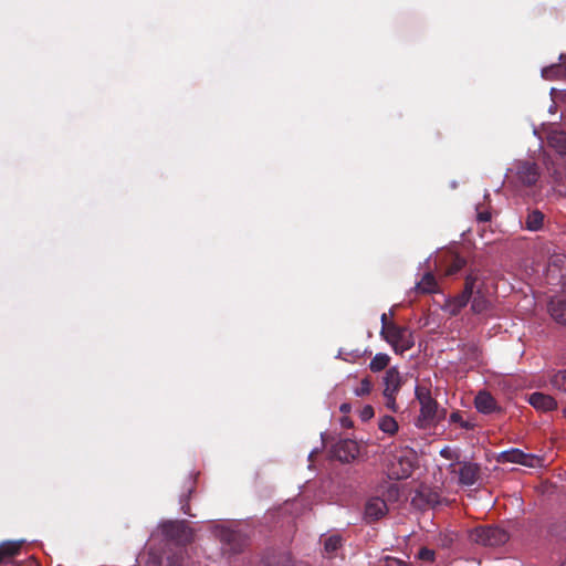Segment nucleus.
Returning a JSON list of instances; mask_svg holds the SVG:
<instances>
[{"label":"nucleus","mask_w":566,"mask_h":566,"mask_svg":"<svg viewBox=\"0 0 566 566\" xmlns=\"http://www.w3.org/2000/svg\"><path fill=\"white\" fill-rule=\"evenodd\" d=\"M415 394L420 403V415L417 419V426L421 429L436 426L439 405L437 400L432 398L430 389L423 386H417Z\"/></svg>","instance_id":"obj_1"},{"label":"nucleus","mask_w":566,"mask_h":566,"mask_svg":"<svg viewBox=\"0 0 566 566\" xmlns=\"http://www.w3.org/2000/svg\"><path fill=\"white\" fill-rule=\"evenodd\" d=\"M469 538L484 546H500L505 544L510 536L509 533L499 526L483 525L470 531Z\"/></svg>","instance_id":"obj_2"},{"label":"nucleus","mask_w":566,"mask_h":566,"mask_svg":"<svg viewBox=\"0 0 566 566\" xmlns=\"http://www.w3.org/2000/svg\"><path fill=\"white\" fill-rule=\"evenodd\" d=\"M382 338L391 345L396 354H402L415 346L412 332L400 325H391L389 332Z\"/></svg>","instance_id":"obj_3"},{"label":"nucleus","mask_w":566,"mask_h":566,"mask_svg":"<svg viewBox=\"0 0 566 566\" xmlns=\"http://www.w3.org/2000/svg\"><path fill=\"white\" fill-rule=\"evenodd\" d=\"M544 166L556 187L566 188V161L564 157L553 158L549 154L543 155Z\"/></svg>","instance_id":"obj_4"},{"label":"nucleus","mask_w":566,"mask_h":566,"mask_svg":"<svg viewBox=\"0 0 566 566\" xmlns=\"http://www.w3.org/2000/svg\"><path fill=\"white\" fill-rule=\"evenodd\" d=\"M500 463H517L528 468H536L541 465L542 459L535 454L525 453L520 449H510L502 451L497 455Z\"/></svg>","instance_id":"obj_5"},{"label":"nucleus","mask_w":566,"mask_h":566,"mask_svg":"<svg viewBox=\"0 0 566 566\" xmlns=\"http://www.w3.org/2000/svg\"><path fill=\"white\" fill-rule=\"evenodd\" d=\"M217 536L232 554L241 553L247 545V538L241 532L224 526L217 528Z\"/></svg>","instance_id":"obj_6"},{"label":"nucleus","mask_w":566,"mask_h":566,"mask_svg":"<svg viewBox=\"0 0 566 566\" xmlns=\"http://www.w3.org/2000/svg\"><path fill=\"white\" fill-rule=\"evenodd\" d=\"M539 175L538 166L535 163L524 160L515 165L516 179L525 187L534 186Z\"/></svg>","instance_id":"obj_7"},{"label":"nucleus","mask_w":566,"mask_h":566,"mask_svg":"<svg viewBox=\"0 0 566 566\" xmlns=\"http://www.w3.org/2000/svg\"><path fill=\"white\" fill-rule=\"evenodd\" d=\"M413 471V461L409 457L396 455L391 461L389 476L396 480L407 479Z\"/></svg>","instance_id":"obj_8"},{"label":"nucleus","mask_w":566,"mask_h":566,"mask_svg":"<svg viewBox=\"0 0 566 566\" xmlns=\"http://www.w3.org/2000/svg\"><path fill=\"white\" fill-rule=\"evenodd\" d=\"M388 512V506L385 500L374 496L367 500L364 509V520L367 523H373L384 517Z\"/></svg>","instance_id":"obj_9"},{"label":"nucleus","mask_w":566,"mask_h":566,"mask_svg":"<svg viewBox=\"0 0 566 566\" xmlns=\"http://www.w3.org/2000/svg\"><path fill=\"white\" fill-rule=\"evenodd\" d=\"M459 482L462 485L471 486L475 484L481 478V467L474 462H460L459 463Z\"/></svg>","instance_id":"obj_10"},{"label":"nucleus","mask_w":566,"mask_h":566,"mask_svg":"<svg viewBox=\"0 0 566 566\" xmlns=\"http://www.w3.org/2000/svg\"><path fill=\"white\" fill-rule=\"evenodd\" d=\"M528 403L537 411L547 412L557 408V401L551 395L535 391L528 395Z\"/></svg>","instance_id":"obj_11"},{"label":"nucleus","mask_w":566,"mask_h":566,"mask_svg":"<svg viewBox=\"0 0 566 566\" xmlns=\"http://www.w3.org/2000/svg\"><path fill=\"white\" fill-rule=\"evenodd\" d=\"M384 396L397 395L401 387V377L396 367L387 369L384 377Z\"/></svg>","instance_id":"obj_12"},{"label":"nucleus","mask_w":566,"mask_h":566,"mask_svg":"<svg viewBox=\"0 0 566 566\" xmlns=\"http://www.w3.org/2000/svg\"><path fill=\"white\" fill-rule=\"evenodd\" d=\"M358 453L357 443L353 440H343L335 448V455L342 462H350Z\"/></svg>","instance_id":"obj_13"},{"label":"nucleus","mask_w":566,"mask_h":566,"mask_svg":"<svg viewBox=\"0 0 566 566\" xmlns=\"http://www.w3.org/2000/svg\"><path fill=\"white\" fill-rule=\"evenodd\" d=\"M474 406L479 412L484 415H490L499 409L496 400L488 391H480L475 396Z\"/></svg>","instance_id":"obj_14"},{"label":"nucleus","mask_w":566,"mask_h":566,"mask_svg":"<svg viewBox=\"0 0 566 566\" xmlns=\"http://www.w3.org/2000/svg\"><path fill=\"white\" fill-rule=\"evenodd\" d=\"M548 312L555 322L566 325V296L553 297L548 303Z\"/></svg>","instance_id":"obj_15"},{"label":"nucleus","mask_w":566,"mask_h":566,"mask_svg":"<svg viewBox=\"0 0 566 566\" xmlns=\"http://www.w3.org/2000/svg\"><path fill=\"white\" fill-rule=\"evenodd\" d=\"M547 145L553 148L558 157L566 156V132L554 129L547 135Z\"/></svg>","instance_id":"obj_16"},{"label":"nucleus","mask_w":566,"mask_h":566,"mask_svg":"<svg viewBox=\"0 0 566 566\" xmlns=\"http://www.w3.org/2000/svg\"><path fill=\"white\" fill-rule=\"evenodd\" d=\"M471 300V311L474 314L485 313L491 307V301L481 287L476 289L475 294H473Z\"/></svg>","instance_id":"obj_17"},{"label":"nucleus","mask_w":566,"mask_h":566,"mask_svg":"<svg viewBox=\"0 0 566 566\" xmlns=\"http://www.w3.org/2000/svg\"><path fill=\"white\" fill-rule=\"evenodd\" d=\"M545 216L538 209H528L524 219L525 229L530 231H538L544 226Z\"/></svg>","instance_id":"obj_18"},{"label":"nucleus","mask_w":566,"mask_h":566,"mask_svg":"<svg viewBox=\"0 0 566 566\" xmlns=\"http://www.w3.org/2000/svg\"><path fill=\"white\" fill-rule=\"evenodd\" d=\"M471 295L461 292L448 302L449 312L451 315H458L462 308H464L471 300Z\"/></svg>","instance_id":"obj_19"},{"label":"nucleus","mask_w":566,"mask_h":566,"mask_svg":"<svg viewBox=\"0 0 566 566\" xmlns=\"http://www.w3.org/2000/svg\"><path fill=\"white\" fill-rule=\"evenodd\" d=\"M479 282H480L479 271L471 270L470 273L465 276L464 289L462 292L473 296V294H475L476 289H479V287L483 289L484 283L483 282L479 283Z\"/></svg>","instance_id":"obj_20"},{"label":"nucleus","mask_w":566,"mask_h":566,"mask_svg":"<svg viewBox=\"0 0 566 566\" xmlns=\"http://www.w3.org/2000/svg\"><path fill=\"white\" fill-rule=\"evenodd\" d=\"M416 290L418 293L430 294L437 290V281L433 274L426 273L420 282L417 283Z\"/></svg>","instance_id":"obj_21"},{"label":"nucleus","mask_w":566,"mask_h":566,"mask_svg":"<svg viewBox=\"0 0 566 566\" xmlns=\"http://www.w3.org/2000/svg\"><path fill=\"white\" fill-rule=\"evenodd\" d=\"M21 549L20 542H4L0 544V564L4 563L7 558L13 557Z\"/></svg>","instance_id":"obj_22"},{"label":"nucleus","mask_w":566,"mask_h":566,"mask_svg":"<svg viewBox=\"0 0 566 566\" xmlns=\"http://www.w3.org/2000/svg\"><path fill=\"white\" fill-rule=\"evenodd\" d=\"M343 538L340 535L334 534L327 537L324 542V551L328 556H334L342 547Z\"/></svg>","instance_id":"obj_23"},{"label":"nucleus","mask_w":566,"mask_h":566,"mask_svg":"<svg viewBox=\"0 0 566 566\" xmlns=\"http://www.w3.org/2000/svg\"><path fill=\"white\" fill-rule=\"evenodd\" d=\"M389 361H390V357L387 354L378 353L370 360L369 368L371 371L378 373V371L386 369L389 365Z\"/></svg>","instance_id":"obj_24"},{"label":"nucleus","mask_w":566,"mask_h":566,"mask_svg":"<svg viewBox=\"0 0 566 566\" xmlns=\"http://www.w3.org/2000/svg\"><path fill=\"white\" fill-rule=\"evenodd\" d=\"M549 384L556 390L566 392V368L555 371L549 378Z\"/></svg>","instance_id":"obj_25"},{"label":"nucleus","mask_w":566,"mask_h":566,"mask_svg":"<svg viewBox=\"0 0 566 566\" xmlns=\"http://www.w3.org/2000/svg\"><path fill=\"white\" fill-rule=\"evenodd\" d=\"M449 422L453 423V424H458L460 428L465 429V430H472L475 426L470 420H465L463 418V412L460 410H454L453 412H451V415L449 417Z\"/></svg>","instance_id":"obj_26"},{"label":"nucleus","mask_w":566,"mask_h":566,"mask_svg":"<svg viewBox=\"0 0 566 566\" xmlns=\"http://www.w3.org/2000/svg\"><path fill=\"white\" fill-rule=\"evenodd\" d=\"M164 532L171 538L181 539V534L185 533V526L181 523L171 522L164 526Z\"/></svg>","instance_id":"obj_27"},{"label":"nucleus","mask_w":566,"mask_h":566,"mask_svg":"<svg viewBox=\"0 0 566 566\" xmlns=\"http://www.w3.org/2000/svg\"><path fill=\"white\" fill-rule=\"evenodd\" d=\"M379 429L386 433L395 434L398 430V423L391 416H385L380 419Z\"/></svg>","instance_id":"obj_28"},{"label":"nucleus","mask_w":566,"mask_h":566,"mask_svg":"<svg viewBox=\"0 0 566 566\" xmlns=\"http://www.w3.org/2000/svg\"><path fill=\"white\" fill-rule=\"evenodd\" d=\"M467 264V261L457 255L453 258L452 262L450 263V265L448 266L447 269V274L448 275H453V274H457L459 271H461Z\"/></svg>","instance_id":"obj_29"},{"label":"nucleus","mask_w":566,"mask_h":566,"mask_svg":"<svg viewBox=\"0 0 566 566\" xmlns=\"http://www.w3.org/2000/svg\"><path fill=\"white\" fill-rule=\"evenodd\" d=\"M371 388H373V384H371L370 378L369 377H365L360 381V386L357 387L354 392H355V395L357 397H364V396H367V395L370 394Z\"/></svg>","instance_id":"obj_30"},{"label":"nucleus","mask_w":566,"mask_h":566,"mask_svg":"<svg viewBox=\"0 0 566 566\" xmlns=\"http://www.w3.org/2000/svg\"><path fill=\"white\" fill-rule=\"evenodd\" d=\"M560 73H562L560 65H552V66L543 69V71H542V75L546 80L556 78Z\"/></svg>","instance_id":"obj_31"},{"label":"nucleus","mask_w":566,"mask_h":566,"mask_svg":"<svg viewBox=\"0 0 566 566\" xmlns=\"http://www.w3.org/2000/svg\"><path fill=\"white\" fill-rule=\"evenodd\" d=\"M548 266L555 268H564L566 266V255L565 254H554L548 260Z\"/></svg>","instance_id":"obj_32"},{"label":"nucleus","mask_w":566,"mask_h":566,"mask_svg":"<svg viewBox=\"0 0 566 566\" xmlns=\"http://www.w3.org/2000/svg\"><path fill=\"white\" fill-rule=\"evenodd\" d=\"M184 554L181 552L174 553L167 557V566H182Z\"/></svg>","instance_id":"obj_33"},{"label":"nucleus","mask_w":566,"mask_h":566,"mask_svg":"<svg viewBox=\"0 0 566 566\" xmlns=\"http://www.w3.org/2000/svg\"><path fill=\"white\" fill-rule=\"evenodd\" d=\"M380 321H381V331H380V335L381 337L385 336L388 332H389V327L391 325H396V323L394 322H390L388 319V315L386 313H384L380 317Z\"/></svg>","instance_id":"obj_34"},{"label":"nucleus","mask_w":566,"mask_h":566,"mask_svg":"<svg viewBox=\"0 0 566 566\" xmlns=\"http://www.w3.org/2000/svg\"><path fill=\"white\" fill-rule=\"evenodd\" d=\"M419 558L422 559V560H427V562H433L434 559V552L432 549H429V548H421L419 551Z\"/></svg>","instance_id":"obj_35"},{"label":"nucleus","mask_w":566,"mask_h":566,"mask_svg":"<svg viewBox=\"0 0 566 566\" xmlns=\"http://www.w3.org/2000/svg\"><path fill=\"white\" fill-rule=\"evenodd\" d=\"M379 566H409V565L397 559V558L387 556Z\"/></svg>","instance_id":"obj_36"},{"label":"nucleus","mask_w":566,"mask_h":566,"mask_svg":"<svg viewBox=\"0 0 566 566\" xmlns=\"http://www.w3.org/2000/svg\"><path fill=\"white\" fill-rule=\"evenodd\" d=\"M374 417V408L370 405H366L360 411V418L363 421H368Z\"/></svg>","instance_id":"obj_37"},{"label":"nucleus","mask_w":566,"mask_h":566,"mask_svg":"<svg viewBox=\"0 0 566 566\" xmlns=\"http://www.w3.org/2000/svg\"><path fill=\"white\" fill-rule=\"evenodd\" d=\"M385 397V405L386 407L394 411V412H397L398 410V407H397V403H396V395H389V396H384Z\"/></svg>","instance_id":"obj_38"},{"label":"nucleus","mask_w":566,"mask_h":566,"mask_svg":"<svg viewBox=\"0 0 566 566\" xmlns=\"http://www.w3.org/2000/svg\"><path fill=\"white\" fill-rule=\"evenodd\" d=\"M476 220L479 222H488L491 220V213L486 210L484 211H479L478 214H476Z\"/></svg>","instance_id":"obj_39"},{"label":"nucleus","mask_w":566,"mask_h":566,"mask_svg":"<svg viewBox=\"0 0 566 566\" xmlns=\"http://www.w3.org/2000/svg\"><path fill=\"white\" fill-rule=\"evenodd\" d=\"M446 416H447V410L446 409H438L437 410V424L442 421L443 419H446Z\"/></svg>","instance_id":"obj_40"},{"label":"nucleus","mask_w":566,"mask_h":566,"mask_svg":"<svg viewBox=\"0 0 566 566\" xmlns=\"http://www.w3.org/2000/svg\"><path fill=\"white\" fill-rule=\"evenodd\" d=\"M350 405L349 403H342L339 407V411L342 413H348L350 411Z\"/></svg>","instance_id":"obj_41"},{"label":"nucleus","mask_w":566,"mask_h":566,"mask_svg":"<svg viewBox=\"0 0 566 566\" xmlns=\"http://www.w3.org/2000/svg\"><path fill=\"white\" fill-rule=\"evenodd\" d=\"M440 454L446 458V459H451V454H450V450L449 449H443L441 450Z\"/></svg>","instance_id":"obj_42"},{"label":"nucleus","mask_w":566,"mask_h":566,"mask_svg":"<svg viewBox=\"0 0 566 566\" xmlns=\"http://www.w3.org/2000/svg\"><path fill=\"white\" fill-rule=\"evenodd\" d=\"M153 566H160V559L159 558H153L151 562Z\"/></svg>","instance_id":"obj_43"},{"label":"nucleus","mask_w":566,"mask_h":566,"mask_svg":"<svg viewBox=\"0 0 566 566\" xmlns=\"http://www.w3.org/2000/svg\"><path fill=\"white\" fill-rule=\"evenodd\" d=\"M181 509H182L184 513L189 514V505L188 504H182Z\"/></svg>","instance_id":"obj_44"},{"label":"nucleus","mask_w":566,"mask_h":566,"mask_svg":"<svg viewBox=\"0 0 566 566\" xmlns=\"http://www.w3.org/2000/svg\"><path fill=\"white\" fill-rule=\"evenodd\" d=\"M563 566H566V563H565V564H563Z\"/></svg>","instance_id":"obj_45"}]
</instances>
